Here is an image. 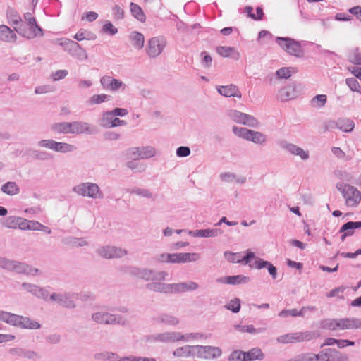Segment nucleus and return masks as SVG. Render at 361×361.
I'll return each mask as SVG.
<instances>
[{
  "instance_id": "1",
  "label": "nucleus",
  "mask_w": 361,
  "mask_h": 361,
  "mask_svg": "<svg viewBox=\"0 0 361 361\" xmlns=\"http://www.w3.org/2000/svg\"><path fill=\"white\" fill-rule=\"evenodd\" d=\"M51 43L61 46L70 56L79 61L86 60L88 57L86 51L75 41L66 38H58L51 40Z\"/></svg>"
},
{
  "instance_id": "2",
  "label": "nucleus",
  "mask_w": 361,
  "mask_h": 361,
  "mask_svg": "<svg viewBox=\"0 0 361 361\" xmlns=\"http://www.w3.org/2000/svg\"><path fill=\"white\" fill-rule=\"evenodd\" d=\"M0 268L18 274L35 276L39 273V269L31 266L16 260H11L6 257H0Z\"/></svg>"
},
{
  "instance_id": "3",
  "label": "nucleus",
  "mask_w": 361,
  "mask_h": 361,
  "mask_svg": "<svg viewBox=\"0 0 361 361\" xmlns=\"http://www.w3.org/2000/svg\"><path fill=\"white\" fill-rule=\"evenodd\" d=\"M336 188L341 192L348 207H356L360 203L361 192L357 188L349 184L338 183Z\"/></svg>"
},
{
  "instance_id": "4",
  "label": "nucleus",
  "mask_w": 361,
  "mask_h": 361,
  "mask_svg": "<svg viewBox=\"0 0 361 361\" xmlns=\"http://www.w3.org/2000/svg\"><path fill=\"white\" fill-rule=\"evenodd\" d=\"M319 331H307L305 332L289 333L281 335L276 338L279 343H293L295 342H302L312 340L319 337Z\"/></svg>"
},
{
  "instance_id": "5",
  "label": "nucleus",
  "mask_w": 361,
  "mask_h": 361,
  "mask_svg": "<svg viewBox=\"0 0 361 361\" xmlns=\"http://www.w3.org/2000/svg\"><path fill=\"white\" fill-rule=\"evenodd\" d=\"M73 191L78 195L92 199H103L104 194L97 183L85 182L73 188Z\"/></svg>"
},
{
  "instance_id": "6",
  "label": "nucleus",
  "mask_w": 361,
  "mask_h": 361,
  "mask_svg": "<svg viewBox=\"0 0 361 361\" xmlns=\"http://www.w3.org/2000/svg\"><path fill=\"white\" fill-rule=\"evenodd\" d=\"M92 319L100 324H120L126 326L128 321L120 314H111L107 312H97L92 314Z\"/></svg>"
},
{
  "instance_id": "7",
  "label": "nucleus",
  "mask_w": 361,
  "mask_h": 361,
  "mask_svg": "<svg viewBox=\"0 0 361 361\" xmlns=\"http://www.w3.org/2000/svg\"><path fill=\"white\" fill-rule=\"evenodd\" d=\"M233 132L235 135L255 144L263 145L267 142V136L259 131H255L243 127L233 126Z\"/></svg>"
},
{
  "instance_id": "8",
  "label": "nucleus",
  "mask_w": 361,
  "mask_h": 361,
  "mask_svg": "<svg viewBox=\"0 0 361 361\" xmlns=\"http://www.w3.org/2000/svg\"><path fill=\"white\" fill-rule=\"evenodd\" d=\"M276 43L280 47L290 55L302 57L303 56V50L299 42L290 38L277 37L276 39Z\"/></svg>"
},
{
  "instance_id": "9",
  "label": "nucleus",
  "mask_w": 361,
  "mask_h": 361,
  "mask_svg": "<svg viewBox=\"0 0 361 361\" xmlns=\"http://www.w3.org/2000/svg\"><path fill=\"white\" fill-rule=\"evenodd\" d=\"M79 298V295L73 292L54 293L50 295L51 301L57 302L59 305L68 309L76 307L75 301Z\"/></svg>"
},
{
  "instance_id": "10",
  "label": "nucleus",
  "mask_w": 361,
  "mask_h": 361,
  "mask_svg": "<svg viewBox=\"0 0 361 361\" xmlns=\"http://www.w3.org/2000/svg\"><path fill=\"white\" fill-rule=\"evenodd\" d=\"M195 349V357L198 359L212 360L222 355V350L219 347L197 345Z\"/></svg>"
},
{
  "instance_id": "11",
  "label": "nucleus",
  "mask_w": 361,
  "mask_h": 361,
  "mask_svg": "<svg viewBox=\"0 0 361 361\" xmlns=\"http://www.w3.org/2000/svg\"><path fill=\"white\" fill-rule=\"evenodd\" d=\"M166 45V41L164 37H152L147 42L146 53L149 58H157L161 54Z\"/></svg>"
},
{
  "instance_id": "12",
  "label": "nucleus",
  "mask_w": 361,
  "mask_h": 361,
  "mask_svg": "<svg viewBox=\"0 0 361 361\" xmlns=\"http://www.w3.org/2000/svg\"><path fill=\"white\" fill-rule=\"evenodd\" d=\"M228 116L233 121L240 124L247 126L249 127L256 128L259 125V121L256 118L250 114L240 112L238 110H230L228 112Z\"/></svg>"
},
{
  "instance_id": "13",
  "label": "nucleus",
  "mask_w": 361,
  "mask_h": 361,
  "mask_svg": "<svg viewBox=\"0 0 361 361\" xmlns=\"http://www.w3.org/2000/svg\"><path fill=\"white\" fill-rule=\"evenodd\" d=\"M15 30L27 39H33L37 36L43 35V30L39 24H15Z\"/></svg>"
},
{
  "instance_id": "14",
  "label": "nucleus",
  "mask_w": 361,
  "mask_h": 361,
  "mask_svg": "<svg viewBox=\"0 0 361 361\" xmlns=\"http://www.w3.org/2000/svg\"><path fill=\"white\" fill-rule=\"evenodd\" d=\"M97 254L105 259L120 258L127 255V250L115 246H104L97 250Z\"/></svg>"
},
{
  "instance_id": "15",
  "label": "nucleus",
  "mask_w": 361,
  "mask_h": 361,
  "mask_svg": "<svg viewBox=\"0 0 361 361\" xmlns=\"http://www.w3.org/2000/svg\"><path fill=\"white\" fill-rule=\"evenodd\" d=\"M114 116L111 113L104 112L99 121L100 126L103 128H109L126 125V121L118 118H114Z\"/></svg>"
},
{
  "instance_id": "16",
  "label": "nucleus",
  "mask_w": 361,
  "mask_h": 361,
  "mask_svg": "<svg viewBox=\"0 0 361 361\" xmlns=\"http://www.w3.org/2000/svg\"><path fill=\"white\" fill-rule=\"evenodd\" d=\"M168 273L165 271H157L154 269L142 268L140 279L145 281H165Z\"/></svg>"
},
{
  "instance_id": "17",
  "label": "nucleus",
  "mask_w": 361,
  "mask_h": 361,
  "mask_svg": "<svg viewBox=\"0 0 361 361\" xmlns=\"http://www.w3.org/2000/svg\"><path fill=\"white\" fill-rule=\"evenodd\" d=\"M151 341L161 343H176L179 341V332L167 331L152 335Z\"/></svg>"
},
{
  "instance_id": "18",
  "label": "nucleus",
  "mask_w": 361,
  "mask_h": 361,
  "mask_svg": "<svg viewBox=\"0 0 361 361\" xmlns=\"http://www.w3.org/2000/svg\"><path fill=\"white\" fill-rule=\"evenodd\" d=\"M22 287L24 290H27L38 298L47 300L49 297L48 290L37 285L30 283H23Z\"/></svg>"
},
{
  "instance_id": "19",
  "label": "nucleus",
  "mask_w": 361,
  "mask_h": 361,
  "mask_svg": "<svg viewBox=\"0 0 361 361\" xmlns=\"http://www.w3.org/2000/svg\"><path fill=\"white\" fill-rule=\"evenodd\" d=\"M71 133L72 134H82L88 133L92 134L94 132V128L91 127L88 123L82 121H73L71 122Z\"/></svg>"
},
{
  "instance_id": "20",
  "label": "nucleus",
  "mask_w": 361,
  "mask_h": 361,
  "mask_svg": "<svg viewBox=\"0 0 361 361\" xmlns=\"http://www.w3.org/2000/svg\"><path fill=\"white\" fill-rule=\"evenodd\" d=\"M216 281L220 283L238 285L247 283L250 278L243 275H235L219 278Z\"/></svg>"
},
{
  "instance_id": "21",
  "label": "nucleus",
  "mask_w": 361,
  "mask_h": 361,
  "mask_svg": "<svg viewBox=\"0 0 361 361\" xmlns=\"http://www.w3.org/2000/svg\"><path fill=\"white\" fill-rule=\"evenodd\" d=\"M196 345H186L177 348L173 351V355L177 357H195Z\"/></svg>"
},
{
  "instance_id": "22",
  "label": "nucleus",
  "mask_w": 361,
  "mask_h": 361,
  "mask_svg": "<svg viewBox=\"0 0 361 361\" xmlns=\"http://www.w3.org/2000/svg\"><path fill=\"white\" fill-rule=\"evenodd\" d=\"M339 329H361V319L360 318H344L339 319Z\"/></svg>"
},
{
  "instance_id": "23",
  "label": "nucleus",
  "mask_w": 361,
  "mask_h": 361,
  "mask_svg": "<svg viewBox=\"0 0 361 361\" xmlns=\"http://www.w3.org/2000/svg\"><path fill=\"white\" fill-rule=\"evenodd\" d=\"M217 90L221 95L226 97H236L238 98H241L242 97L238 87L234 85L220 86L217 88Z\"/></svg>"
},
{
  "instance_id": "24",
  "label": "nucleus",
  "mask_w": 361,
  "mask_h": 361,
  "mask_svg": "<svg viewBox=\"0 0 361 361\" xmlns=\"http://www.w3.org/2000/svg\"><path fill=\"white\" fill-rule=\"evenodd\" d=\"M128 39L135 49L140 50L143 48L145 37L142 33L133 31L129 34Z\"/></svg>"
},
{
  "instance_id": "25",
  "label": "nucleus",
  "mask_w": 361,
  "mask_h": 361,
  "mask_svg": "<svg viewBox=\"0 0 361 361\" xmlns=\"http://www.w3.org/2000/svg\"><path fill=\"white\" fill-rule=\"evenodd\" d=\"M17 327L27 329H39L41 327L40 324L29 317L22 315L19 316Z\"/></svg>"
},
{
  "instance_id": "26",
  "label": "nucleus",
  "mask_w": 361,
  "mask_h": 361,
  "mask_svg": "<svg viewBox=\"0 0 361 361\" xmlns=\"http://www.w3.org/2000/svg\"><path fill=\"white\" fill-rule=\"evenodd\" d=\"M164 281H152L146 285L148 290L169 294V283L163 282Z\"/></svg>"
},
{
  "instance_id": "27",
  "label": "nucleus",
  "mask_w": 361,
  "mask_h": 361,
  "mask_svg": "<svg viewBox=\"0 0 361 361\" xmlns=\"http://www.w3.org/2000/svg\"><path fill=\"white\" fill-rule=\"evenodd\" d=\"M216 52L222 57H231L235 60L240 59V53L233 47L219 46L217 47Z\"/></svg>"
},
{
  "instance_id": "28",
  "label": "nucleus",
  "mask_w": 361,
  "mask_h": 361,
  "mask_svg": "<svg viewBox=\"0 0 361 361\" xmlns=\"http://www.w3.org/2000/svg\"><path fill=\"white\" fill-rule=\"evenodd\" d=\"M18 314L0 310V322L17 327L19 319Z\"/></svg>"
},
{
  "instance_id": "29",
  "label": "nucleus",
  "mask_w": 361,
  "mask_h": 361,
  "mask_svg": "<svg viewBox=\"0 0 361 361\" xmlns=\"http://www.w3.org/2000/svg\"><path fill=\"white\" fill-rule=\"evenodd\" d=\"M18 314L0 310V322L17 327L19 319Z\"/></svg>"
},
{
  "instance_id": "30",
  "label": "nucleus",
  "mask_w": 361,
  "mask_h": 361,
  "mask_svg": "<svg viewBox=\"0 0 361 361\" xmlns=\"http://www.w3.org/2000/svg\"><path fill=\"white\" fill-rule=\"evenodd\" d=\"M16 38L15 32L4 24L0 25V39L6 42H14Z\"/></svg>"
},
{
  "instance_id": "31",
  "label": "nucleus",
  "mask_w": 361,
  "mask_h": 361,
  "mask_svg": "<svg viewBox=\"0 0 361 361\" xmlns=\"http://www.w3.org/2000/svg\"><path fill=\"white\" fill-rule=\"evenodd\" d=\"M1 190L3 193L13 196L20 192V188L14 181H8L1 185Z\"/></svg>"
},
{
  "instance_id": "32",
  "label": "nucleus",
  "mask_w": 361,
  "mask_h": 361,
  "mask_svg": "<svg viewBox=\"0 0 361 361\" xmlns=\"http://www.w3.org/2000/svg\"><path fill=\"white\" fill-rule=\"evenodd\" d=\"M51 130L58 134L71 133V122L54 123L51 126Z\"/></svg>"
},
{
  "instance_id": "33",
  "label": "nucleus",
  "mask_w": 361,
  "mask_h": 361,
  "mask_svg": "<svg viewBox=\"0 0 361 361\" xmlns=\"http://www.w3.org/2000/svg\"><path fill=\"white\" fill-rule=\"evenodd\" d=\"M338 128L343 132L349 133L353 130L355 123L353 120L347 118H341L337 120Z\"/></svg>"
},
{
  "instance_id": "34",
  "label": "nucleus",
  "mask_w": 361,
  "mask_h": 361,
  "mask_svg": "<svg viewBox=\"0 0 361 361\" xmlns=\"http://www.w3.org/2000/svg\"><path fill=\"white\" fill-rule=\"evenodd\" d=\"M208 336L202 333H186L185 334L179 332V341L190 342L199 339H207Z\"/></svg>"
},
{
  "instance_id": "35",
  "label": "nucleus",
  "mask_w": 361,
  "mask_h": 361,
  "mask_svg": "<svg viewBox=\"0 0 361 361\" xmlns=\"http://www.w3.org/2000/svg\"><path fill=\"white\" fill-rule=\"evenodd\" d=\"M246 361L262 360L264 357V354L262 350L258 348H255L247 352L244 351Z\"/></svg>"
},
{
  "instance_id": "36",
  "label": "nucleus",
  "mask_w": 361,
  "mask_h": 361,
  "mask_svg": "<svg viewBox=\"0 0 361 361\" xmlns=\"http://www.w3.org/2000/svg\"><path fill=\"white\" fill-rule=\"evenodd\" d=\"M154 320L156 321L157 323L165 324L171 326H175L178 324L179 322L176 317L167 314H161L157 317L156 318H154Z\"/></svg>"
},
{
  "instance_id": "37",
  "label": "nucleus",
  "mask_w": 361,
  "mask_h": 361,
  "mask_svg": "<svg viewBox=\"0 0 361 361\" xmlns=\"http://www.w3.org/2000/svg\"><path fill=\"white\" fill-rule=\"evenodd\" d=\"M62 241L65 245L70 246L84 247L88 245L87 240L83 238L69 236L64 238Z\"/></svg>"
},
{
  "instance_id": "38",
  "label": "nucleus",
  "mask_w": 361,
  "mask_h": 361,
  "mask_svg": "<svg viewBox=\"0 0 361 361\" xmlns=\"http://www.w3.org/2000/svg\"><path fill=\"white\" fill-rule=\"evenodd\" d=\"M361 228V221H348L344 224L339 230V233L345 232L351 236L354 233L355 229Z\"/></svg>"
},
{
  "instance_id": "39",
  "label": "nucleus",
  "mask_w": 361,
  "mask_h": 361,
  "mask_svg": "<svg viewBox=\"0 0 361 361\" xmlns=\"http://www.w3.org/2000/svg\"><path fill=\"white\" fill-rule=\"evenodd\" d=\"M305 309L301 308L300 310L297 309H284L279 313V316L282 318L290 317H304Z\"/></svg>"
},
{
  "instance_id": "40",
  "label": "nucleus",
  "mask_w": 361,
  "mask_h": 361,
  "mask_svg": "<svg viewBox=\"0 0 361 361\" xmlns=\"http://www.w3.org/2000/svg\"><path fill=\"white\" fill-rule=\"evenodd\" d=\"M75 149L76 147L73 145L56 141L54 151L60 153H68L72 152Z\"/></svg>"
},
{
  "instance_id": "41",
  "label": "nucleus",
  "mask_w": 361,
  "mask_h": 361,
  "mask_svg": "<svg viewBox=\"0 0 361 361\" xmlns=\"http://www.w3.org/2000/svg\"><path fill=\"white\" fill-rule=\"evenodd\" d=\"M130 194H134L140 197H142L147 199H152L153 197L152 192L146 188H132L130 189H127L126 190Z\"/></svg>"
},
{
  "instance_id": "42",
  "label": "nucleus",
  "mask_w": 361,
  "mask_h": 361,
  "mask_svg": "<svg viewBox=\"0 0 361 361\" xmlns=\"http://www.w3.org/2000/svg\"><path fill=\"white\" fill-rule=\"evenodd\" d=\"M132 15L139 21L145 22V15L141 7L135 3L131 2L130 4Z\"/></svg>"
},
{
  "instance_id": "43",
  "label": "nucleus",
  "mask_w": 361,
  "mask_h": 361,
  "mask_svg": "<svg viewBox=\"0 0 361 361\" xmlns=\"http://www.w3.org/2000/svg\"><path fill=\"white\" fill-rule=\"evenodd\" d=\"M111 99V96L102 94H94L87 100V103L89 105L99 104L104 102L109 101Z\"/></svg>"
},
{
  "instance_id": "44",
  "label": "nucleus",
  "mask_w": 361,
  "mask_h": 361,
  "mask_svg": "<svg viewBox=\"0 0 361 361\" xmlns=\"http://www.w3.org/2000/svg\"><path fill=\"white\" fill-rule=\"evenodd\" d=\"M326 101H327L326 95L317 94L311 99L310 104L314 108L320 109L326 104Z\"/></svg>"
},
{
  "instance_id": "45",
  "label": "nucleus",
  "mask_w": 361,
  "mask_h": 361,
  "mask_svg": "<svg viewBox=\"0 0 361 361\" xmlns=\"http://www.w3.org/2000/svg\"><path fill=\"white\" fill-rule=\"evenodd\" d=\"M200 259L198 253H179V263H186L197 261Z\"/></svg>"
},
{
  "instance_id": "46",
  "label": "nucleus",
  "mask_w": 361,
  "mask_h": 361,
  "mask_svg": "<svg viewBox=\"0 0 361 361\" xmlns=\"http://www.w3.org/2000/svg\"><path fill=\"white\" fill-rule=\"evenodd\" d=\"M348 61L356 66H361V51L355 48L348 55Z\"/></svg>"
},
{
  "instance_id": "47",
  "label": "nucleus",
  "mask_w": 361,
  "mask_h": 361,
  "mask_svg": "<svg viewBox=\"0 0 361 361\" xmlns=\"http://www.w3.org/2000/svg\"><path fill=\"white\" fill-rule=\"evenodd\" d=\"M156 154V149L152 146H146L140 148V158L149 159Z\"/></svg>"
},
{
  "instance_id": "48",
  "label": "nucleus",
  "mask_w": 361,
  "mask_h": 361,
  "mask_svg": "<svg viewBox=\"0 0 361 361\" xmlns=\"http://www.w3.org/2000/svg\"><path fill=\"white\" fill-rule=\"evenodd\" d=\"M321 327L329 330L339 329V319H324L321 322Z\"/></svg>"
},
{
  "instance_id": "49",
  "label": "nucleus",
  "mask_w": 361,
  "mask_h": 361,
  "mask_svg": "<svg viewBox=\"0 0 361 361\" xmlns=\"http://www.w3.org/2000/svg\"><path fill=\"white\" fill-rule=\"evenodd\" d=\"M74 38L78 41H82L83 39L90 40L94 39L96 38V35L87 30H80L75 34Z\"/></svg>"
},
{
  "instance_id": "50",
  "label": "nucleus",
  "mask_w": 361,
  "mask_h": 361,
  "mask_svg": "<svg viewBox=\"0 0 361 361\" xmlns=\"http://www.w3.org/2000/svg\"><path fill=\"white\" fill-rule=\"evenodd\" d=\"M200 230L202 238H215L223 233V231L220 228H207Z\"/></svg>"
},
{
  "instance_id": "51",
  "label": "nucleus",
  "mask_w": 361,
  "mask_h": 361,
  "mask_svg": "<svg viewBox=\"0 0 361 361\" xmlns=\"http://www.w3.org/2000/svg\"><path fill=\"white\" fill-rule=\"evenodd\" d=\"M316 360V357L314 356V353H301L295 355L294 357L287 360L286 361H314Z\"/></svg>"
},
{
  "instance_id": "52",
  "label": "nucleus",
  "mask_w": 361,
  "mask_h": 361,
  "mask_svg": "<svg viewBox=\"0 0 361 361\" xmlns=\"http://www.w3.org/2000/svg\"><path fill=\"white\" fill-rule=\"evenodd\" d=\"M345 83L351 91L361 94V86L355 78H347Z\"/></svg>"
},
{
  "instance_id": "53",
  "label": "nucleus",
  "mask_w": 361,
  "mask_h": 361,
  "mask_svg": "<svg viewBox=\"0 0 361 361\" xmlns=\"http://www.w3.org/2000/svg\"><path fill=\"white\" fill-rule=\"evenodd\" d=\"M9 23H21L22 20L18 12L13 8H8L6 11Z\"/></svg>"
},
{
  "instance_id": "54",
  "label": "nucleus",
  "mask_w": 361,
  "mask_h": 361,
  "mask_svg": "<svg viewBox=\"0 0 361 361\" xmlns=\"http://www.w3.org/2000/svg\"><path fill=\"white\" fill-rule=\"evenodd\" d=\"M290 86L286 87L279 91V97L281 100H290L295 98V95L292 92Z\"/></svg>"
},
{
  "instance_id": "55",
  "label": "nucleus",
  "mask_w": 361,
  "mask_h": 361,
  "mask_svg": "<svg viewBox=\"0 0 361 361\" xmlns=\"http://www.w3.org/2000/svg\"><path fill=\"white\" fill-rule=\"evenodd\" d=\"M32 154L35 159L40 161H47L53 159V155L45 151L33 150Z\"/></svg>"
},
{
  "instance_id": "56",
  "label": "nucleus",
  "mask_w": 361,
  "mask_h": 361,
  "mask_svg": "<svg viewBox=\"0 0 361 361\" xmlns=\"http://www.w3.org/2000/svg\"><path fill=\"white\" fill-rule=\"evenodd\" d=\"M228 361H246L244 351L240 350H233L228 358Z\"/></svg>"
},
{
  "instance_id": "57",
  "label": "nucleus",
  "mask_w": 361,
  "mask_h": 361,
  "mask_svg": "<svg viewBox=\"0 0 361 361\" xmlns=\"http://www.w3.org/2000/svg\"><path fill=\"white\" fill-rule=\"evenodd\" d=\"M18 220L19 216H10L5 219L3 225L6 228L16 229L18 228Z\"/></svg>"
},
{
  "instance_id": "58",
  "label": "nucleus",
  "mask_w": 361,
  "mask_h": 361,
  "mask_svg": "<svg viewBox=\"0 0 361 361\" xmlns=\"http://www.w3.org/2000/svg\"><path fill=\"white\" fill-rule=\"evenodd\" d=\"M225 258L230 262L240 263L242 262V258L240 253H234L226 251L224 252Z\"/></svg>"
},
{
  "instance_id": "59",
  "label": "nucleus",
  "mask_w": 361,
  "mask_h": 361,
  "mask_svg": "<svg viewBox=\"0 0 361 361\" xmlns=\"http://www.w3.org/2000/svg\"><path fill=\"white\" fill-rule=\"evenodd\" d=\"M55 143H56V140H54L44 139V140H39L37 142V145L39 147H42V148H45V149H48L54 151Z\"/></svg>"
},
{
  "instance_id": "60",
  "label": "nucleus",
  "mask_w": 361,
  "mask_h": 361,
  "mask_svg": "<svg viewBox=\"0 0 361 361\" xmlns=\"http://www.w3.org/2000/svg\"><path fill=\"white\" fill-rule=\"evenodd\" d=\"M126 166L132 170H136L138 172H143L146 170V165L144 164H140L135 161H128Z\"/></svg>"
},
{
  "instance_id": "61",
  "label": "nucleus",
  "mask_w": 361,
  "mask_h": 361,
  "mask_svg": "<svg viewBox=\"0 0 361 361\" xmlns=\"http://www.w3.org/2000/svg\"><path fill=\"white\" fill-rule=\"evenodd\" d=\"M225 307L233 312L237 313L240 310V300L238 298H235L231 300Z\"/></svg>"
},
{
  "instance_id": "62",
  "label": "nucleus",
  "mask_w": 361,
  "mask_h": 361,
  "mask_svg": "<svg viewBox=\"0 0 361 361\" xmlns=\"http://www.w3.org/2000/svg\"><path fill=\"white\" fill-rule=\"evenodd\" d=\"M110 85L111 86L109 87V90L113 92H116L120 89H121L122 90H125L126 87V85L125 83H123L121 80L116 78L113 79Z\"/></svg>"
},
{
  "instance_id": "63",
  "label": "nucleus",
  "mask_w": 361,
  "mask_h": 361,
  "mask_svg": "<svg viewBox=\"0 0 361 361\" xmlns=\"http://www.w3.org/2000/svg\"><path fill=\"white\" fill-rule=\"evenodd\" d=\"M328 350L334 353L332 357L333 361H348V356L346 354L341 353L334 349H329Z\"/></svg>"
},
{
  "instance_id": "64",
  "label": "nucleus",
  "mask_w": 361,
  "mask_h": 361,
  "mask_svg": "<svg viewBox=\"0 0 361 361\" xmlns=\"http://www.w3.org/2000/svg\"><path fill=\"white\" fill-rule=\"evenodd\" d=\"M290 69H291V68L283 67V68H279L276 71V74L279 78L288 79L292 75V72H291Z\"/></svg>"
}]
</instances>
